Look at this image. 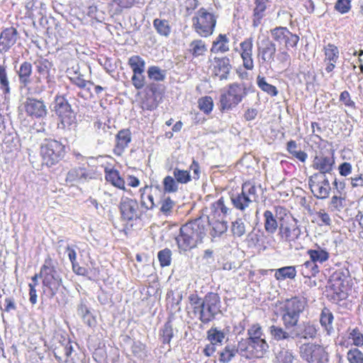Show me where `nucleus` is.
<instances>
[{"mask_svg": "<svg viewBox=\"0 0 363 363\" xmlns=\"http://www.w3.org/2000/svg\"><path fill=\"white\" fill-rule=\"evenodd\" d=\"M204 221L196 219L190 221L180 228V233L176 237V241L180 251H188L196 247L206 235Z\"/></svg>", "mask_w": 363, "mask_h": 363, "instance_id": "nucleus-1", "label": "nucleus"}, {"mask_svg": "<svg viewBox=\"0 0 363 363\" xmlns=\"http://www.w3.org/2000/svg\"><path fill=\"white\" fill-rule=\"evenodd\" d=\"M57 263L51 257L45 259L41 267L40 277L43 279V291L50 298H53L62 285V279L60 272L57 269Z\"/></svg>", "mask_w": 363, "mask_h": 363, "instance_id": "nucleus-2", "label": "nucleus"}, {"mask_svg": "<svg viewBox=\"0 0 363 363\" xmlns=\"http://www.w3.org/2000/svg\"><path fill=\"white\" fill-rule=\"evenodd\" d=\"M306 306L305 298L297 296L288 298L282 303L281 315L286 329H291L297 325L300 315L303 312Z\"/></svg>", "mask_w": 363, "mask_h": 363, "instance_id": "nucleus-3", "label": "nucleus"}, {"mask_svg": "<svg viewBox=\"0 0 363 363\" xmlns=\"http://www.w3.org/2000/svg\"><path fill=\"white\" fill-rule=\"evenodd\" d=\"M247 348L255 357H263L268 352L269 346L261 325L258 323L252 324L247 330Z\"/></svg>", "mask_w": 363, "mask_h": 363, "instance_id": "nucleus-4", "label": "nucleus"}, {"mask_svg": "<svg viewBox=\"0 0 363 363\" xmlns=\"http://www.w3.org/2000/svg\"><path fill=\"white\" fill-rule=\"evenodd\" d=\"M199 319L201 323L206 324L213 320L216 315L221 312L220 298L218 294L213 292L208 293L199 307Z\"/></svg>", "mask_w": 363, "mask_h": 363, "instance_id": "nucleus-5", "label": "nucleus"}, {"mask_svg": "<svg viewBox=\"0 0 363 363\" xmlns=\"http://www.w3.org/2000/svg\"><path fill=\"white\" fill-rule=\"evenodd\" d=\"M193 27L195 31L201 37L210 36L214 30L216 18L204 9H199L192 18Z\"/></svg>", "mask_w": 363, "mask_h": 363, "instance_id": "nucleus-6", "label": "nucleus"}, {"mask_svg": "<svg viewBox=\"0 0 363 363\" xmlns=\"http://www.w3.org/2000/svg\"><path fill=\"white\" fill-rule=\"evenodd\" d=\"M43 162L48 167L57 163L65 154V146L55 140H45L40 147Z\"/></svg>", "mask_w": 363, "mask_h": 363, "instance_id": "nucleus-7", "label": "nucleus"}, {"mask_svg": "<svg viewBox=\"0 0 363 363\" xmlns=\"http://www.w3.org/2000/svg\"><path fill=\"white\" fill-rule=\"evenodd\" d=\"M278 235L280 240L288 244L291 248L298 249V241L301 235V230L296 220L281 222Z\"/></svg>", "mask_w": 363, "mask_h": 363, "instance_id": "nucleus-8", "label": "nucleus"}, {"mask_svg": "<svg viewBox=\"0 0 363 363\" xmlns=\"http://www.w3.org/2000/svg\"><path fill=\"white\" fill-rule=\"evenodd\" d=\"M300 357L308 363H327L328 352L325 349L318 344L304 343L299 347Z\"/></svg>", "mask_w": 363, "mask_h": 363, "instance_id": "nucleus-9", "label": "nucleus"}, {"mask_svg": "<svg viewBox=\"0 0 363 363\" xmlns=\"http://www.w3.org/2000/svg\"><path fill=\"white\" fill-rule=\"evenodd\" d=\"M247 92L245 87L237 83L229 86L227 92L223 93L220 97V109L229 110L242 101Z\"/></svg>", "mask_w": 363, "mask_h": 363, "instance_id": "nucleus-10", "label": "nucleus"}, {"mask_svg": "<svg viewBox=\"0 0 363 363\" xmlns=\"http://www.w3.org/2000/svg\"><path fill=\"white\" fill-rule=\"evenodd\" d=\"M308 185L314 196L317 199H325L329 196L331 188L326 175L313 174L309 177Z\"/></svg>", "mask_w": 363, "mask_h": 363, "instance_id": "nucleus-11", "label": "nucleus"}, {"mask_svg": "<svg viewBox=\"0 0 363 363\" xmlns=\"http://www.w3.org/2000/svg\"><path fill=\"white\" fill-rule=\"evenodd\" d=\"M55 111L61 118V123L64 127L69 126L74 123L75 115L70 104L63 96H56Z\"/></svg>", "mask_w": 363, "mask_h": 363, "instance_id": "nucleus-12", "label": "nucleus"}, {"mask_svg": "<svg viewBox=\"0 0 363 363\" xmlns=\"http://www.w3.org/2000/svg\"><path fill=\"white\" fill-rule=\"evenodd\" d=\"M257 57L260 64L271 65L274 61L277 52L275 43L269 38L257 43Z\"/></svg>", "mask_w": 363, "mask_h": 363, "instance_id": "nucleus-13", "label": "nucleus"}, {"mask_svg": "<svg viewBox=\"0 0 363 363\" xmlns=\"http://www.w3.org/2000/svg\"><path fill=\"white\" fill-rule=\"evenodd\" d=\"M312 167L318 171L316 174H331L335 167V158L332 153L328 155L320 154L316 155L313 160Z\"/></svg>", "mask_w": 363, "mask_h": 363, "instance_id": "nucleus-14", "label": "nucleus"}, {"mask_svg": "<svg viewBox=\"0 0 363 363\" xmlns=\"http://www.w3.org/2000/svg\"><path fill=\"white\" fill-rule=\"evenodd\" d=\"M26 113L33 118H43L47 116L48 110L43 101L28 98L24 103Z\"/></svg>", "mask_w": 363, "mask_h": 363, "instance_id": "nucleus-15", "label": "nucleus"}, {"mask_svg": "<svg viewBox=\"0 0 363 363\" xmlns=\"http://www.w3.org/2000/svg\"><path fill=\"white\" fill-rule=\"evenodd\" d=\"M138 203L135 200L125 198L120 203L122 218L126 220H133L140 218Z\"/></svg>", "mask_w": 363, "mask_h": 363, "instance_id": "nucleus-16", "label": "nucleus"}, {"mask_svg": "<svg viewBox=\"0 0 363 363\" xmlns=\"http://www.w3.org/2000/svg\"><path fill=\"white\" fill-rule=\"evenodd\" d=\"M18 31L13 27L4 29L0 33V53L8 52L13 47L18 39Z\"/></svg>", "mask_w": 363, "mask_h": 363, "instance_id": "nucleus-17", "label": "nucleus"}, {"mask_svg": "<svg viewBox=\"0 0 363 363\" xmlns=\"http://www.w3.org/2000/svg\"><path fill=\"white\" fill-rule=\"evenodd\" d=\"M213 74L220 80L226 79L232 69L230 59L227 57H215L213 60Z\"/></svg>", "mask_w": 363, "mask_h": 363, "instance_id": "nucleus-18", "label": "nucleus"}, {"mask_svg": "<svg viewBox=\"0 0 363 363\" xmlns=\"http://www.w3.org/2000/svg\"><path fill=\"white\" fill-rule=\"evenodd\" d=\"M240 56L242 60L243 67L248 70L254 68V61L252 58V39L247 38L240 44Z\"/></svg>", "mask_w": 363, "mask_h": 363, "instance_id": "nucleus-19", "label": "nucleus"}, {"mask_svg": "<svg viewBox=\"0 0 363 363\" xmlns=\"http://www.w3.org/2000/svg\"><path fill=\"white\" fill-rule=\"evenodd\" d=\"M116 144L113 152L116 155H121L125 149L131 141V133L128 129H123L118 131L116 137Z\"/></svg>", "mask_w": 363, "mask_h": 363, "instance_id": "nucleus-20", "label": "nucleus"}, {"mask_svg": "<svg viewBox=\"0 0 363 363\" xmlns=\"http://www.w3.org/2000/svg\"><path fill=\"white\" fill-rule=\"evenodd\" d=\"M92 178V174L84 168L78 167L70 169L66 177L67 182H84Z\"/></svg>", "mask_w": 363, "mask_h": 363, "instance_id": "nucleus-21", "label": "nucleus"}, {"mask_svg": "<svg viewBox=\"0 0 363 363\" xmlns=\"http://www.w3.org/2000/svg\"><path fill=\"white\" fill-rule=\"evenodd\" d=\"M228 329L220 330L216 327H211L207 331V339L215 345H222L228 339Z\"/></svg>", "mask_w": 363, "mask_h": 363, "instance_id": "nucleus-22", "label": "nucleus"}, {"mask_svg": "<svg viewBox=\"0 0 363 363\" xmlns=\"http://www.w3.org/2000/svg\"><path fill=\"white\" fill-rule=\"evenodd\" d=\"M269 332L273 338L277 341L289 340L290 338L294 340L299 336V334L296 330L289 333L284 328L276 325H272L269 328Z\"/></svg>", "mask_w": 363, "mask_h": 363, "instance_id": "nucleus-23", "label": "nucleus"}, {"mask_svg": "<svg viewBox=\"0 0 363 363\" xmlns=\"http://www.w3.org/2000/svg\"><path fill=\"white\" fill-rule=\"evenodd\" d=\"M263 218L264 230L268 234L274 235L278 229L279 230V224L276 219V216L271 211H265Z\"/></svg>", "mask_w": 363, "mask_h": 363, "instance_id": "nucleus-24", "label": "nucleus"}, {"mask_svg": "<svg viewBox=\"0 0 363 363\" xmlns=\"http://www.w3.org/2000/svg\"><path fill=\"white\" fill-rule=\"evenodd\" d=\"M32 71V65L28 62H23L17 71L20 84L24 87L27 86L30 83Z\"/></svg>", "mask_w": 363, "mask_h": 363, "instance_id": "nucleus-25", "label": "nucleus"}, {"mask_svg": "<svg viewBox=\"0 0 363 363\" xmlns=\"http://www.w3.org/2000/svg\"><path fill=\"white\" fill-rule=\"evenodd\" d=\"M130 351L134 358L140 362L144 361L148 356V350L145 344L140 340L133 341Z\"/></svg>", "mask_w": 363, "mask_h": 363, "instance_id": "nucleus-26", "label": "nucleus"}, {"mask_svg": "<svg viewBox=\"0 0 363 363\" xmlns=\"http://www.w3.org/2000/svg\"><path fill=\"white\" fill-rule=\"evenodd\" d=\"M188 51L194 58L203 56L207 52V45L201 39L194 40L189 45Z\"/></svg>", "mask_w": 363, "mask_h": 363, "instance_id": "nucleus-27", "label": "nucleus"}, {"mask_svg": "<svg viewBox=\"0 0 363 363\" xmlns=\"http://www.w3.org/2000/svg\"><path fill=\"white\" fill-rule=\"evenodd\" d=\"M230 200L235 208L240 211L245 210L252 203L250 199L245 196L242 191L240 193L233 194L230 196Z\"/></svg>", "mask_w": 363, "mask_h": 363, "instance_id": "nucleus-28", "label": "nucleus"}, {"mask_svg": "<svg viewBox=\"0 0 363 363\" xmlns=\"http://www.w3.org/2000/svg\"><path fill=\"white\" fill-rule=\"evenodd\" d=\"M229 40L225 34H220L213 42L211 51L213 53H224L229 50Z\"/></svg>", "mask_w": 363, "mask_h": 363, "instance_id": "nucleus-29", "label": "nucleus"}, {"mask_svg": "<svg viewBox=\"0 0 363 363\" xmlns=\"http://www.w3.org/2000/svg\"><path fill=\"white\" fill-rule=\"evenodd\" d=\"M268 0H255V8L254 9V18H253V26L257 27L260 23L262 18L264 16V11L267 8V3Z\"/></svg>", "mask_w": 363, "mask_h": 363, "instance_id": "nucleus-30", "label": "nucleus"}, {"mask_svg": "<svg viewBox=\"0 0 363 363\" xmlns=\"http://www.w3.org/2000/svg\"><path fill=\"white\" fill-rule=\"evenodd\" d=\"M274 277L278 281H284L286 279H294L296 276V267L288 266L275 269Z\"/></svg>", "mask_w": 363, "mask_h": 363, "instance_id": "nucleus-31", "label": "nucleus"}, {"mask_svg": "<svg viewBox=\"0 0 363 363\" xmlns=\"http://www.w3.org/2000/svg\"><path fill=\"white\" fill-rule=\"evenodd\" d=\"M310 259L315 262L316 264L323 263L327 261L330 256L328 252L325 250L322 249L320 246H317L315 249H311L307 251Z\"/></svg>", "mask_w": 363, "mask_h": 363, "instance_id": "nucleus-32", "label": "nucleus"}, {"mask_svg": "<svg viewBox=\"0 0 363 363\" xmlns=\"http://www.w3.org/2000/svg\"><path fill=\"white\" fill-rule=\"evenodd\" d=\"M106 179L113 186L120 189H125V181L120 177L119 172L115 169H106Z\"/></svg>", "mask_w": 363, "mask_h": 363, "instance_id": "nucleus-33", "label": "nucleus"}, {"mask_svg": "<svg viewBox=\"0 0 363 363\" xmlns=\"http://www.w3.org/2000/svg\"><path fill=\"white\" fill-rule=\"evenodd\" d=\"M36 71L38 73L48 79V82L51 81L50 79V69L52 67V63L47 59H40L35 62Z\"/></svg>", "mask_w": 363, "mask_h": 363, "instance_id": "nucleus-34", "label": "nucleus"}, {"mask_svg": "<svg viewBox=\"0 0 363 363\" xmlns=\"http://www.w3.org/2000/svg\"><path fill=\"white\" fill-rule=\"evenodd\" d=\"M70 76L69 77V79L72 82V84L77 86L79 88L81 89H86L89 94L91 96V93L90 91V87L87 86V85L94 86V83L90 81L85 80L82 77V74L78 73L77 71H74L73 74H72L71 72H68Z\"/></svg>", "mask_w": 363, "mask_h": 363, "instance_id": "nucleus-35", "label": "nucleus"}, {"mask_svg": "<svg viewBox=\"0 0 363 363\" xmlns=\"http://www.w3.org/2000/svg\"><path fill=\"white\" fill-rule=\"evenodd\" d=\"M333 315L332 312L327 308H324L320 313V323L321 325L330 334L333 330Z\"/></svg>", "mask_w": 363, "mask_h": 363, "instance_id": "nucleus-36", "label": "nucleus"}, {"mask_svg": "<svg viewBox=\"0 0 363 363\" xmlns=\"http://www.w3.org/2000/svg\"><path fill=\"white\" fill-rule=\"evenodd\" d=\"M128 65L131 68L133 74L145 72V62L139 55L131 56L128 61Z\"/></svg>", "mask_w": 363, "mask_h": 363, "instance_id": "nucleus-37", "label": "nucleus"}, {"mask_svg": "<svg viewBox=\"0 0 363 363\" xmlns=\"http://www.w3.org/2000/svg\"><path fill=\"white\" fill-rule=\"evenodd\" d=\"M257 84L262 91L270 95L271 96H276L278 94V90L277 87L267 83L265 77L259 74L257 76Z\"/></svg>", "mask_w": 363, "mask_h": 363, "instance_id": "nucleus-38", "label": "nucleus"}, {"mask_svg": "<svg viewBox=\"0 0 363 363\" xmlns=\"http://www.w3.org/2000/svg\"><path fill=\"white\" fill-rule=\"evenodd\" d=\"M153 26L162 36L168 37L171 33V27L167 20L155 18L153 21Z\"/></svg>", "mask_w": 363, "mask_h": 363, "instance_id": "nucleus-39", "label": "nucleus"}, {"mask_svg": "<svg viewBox=\"0 0 363 363\" xmlns=\"http://www.w3.org/2000/svg\"><path fill=\"white\" fill-rule=\"evenodd\" d=\"M270 33L274 40L281 44L286 41L291 31L286 27L279 26L272 29Z\"/></svg>", "mask_w": 363, "mask_h": 363, "instance_id": "nucleus-40", "label": "nucleus"}, {"mask_svg": "<svg viewBox=\"0 0 363 363\" xmlns=\"http://www.w3.org/2000/svg\"><path fill=\"white\" fill-rule=\"evenodd\" d=\"M174 336V330L170 321H167L160 330V338L163 344H169Z\"/></svg>", "mask_w": 363, "mask_h": 363, "instance_id": "nucleus-41", "label": "nucleus"}, {"mask_svg": "<svg viewBox=\"0 0 363 363\" xmlns=\"http://www.w3.org/2000/svg\"><path fill=\"white\" fill-rule=\"evenodd\" d=\"M325 62H337L339 58V50L337 47L333 44H328L324 47Z\"/></svg>", "mask_w": 363, "mask_h": 363, "instance_id": "nucleus-42", "label": "nucleus"}, {"mask_svg": "<svg viewBox=\"0 0 363 363\" xmlns=\"http://www.w3.org/2000/svg\"><path fill=\"white\" fill-rule=\"evenodd\" d=\"M299 336L298 337H301L303 339H309L314 338L317 334V329L313 324H311L309 322L303 323V328L301 332H298Z\"/></svg>", "mask_w": 363, "mask_h": 363, "instance_id": "nucleus-43", "label": "nucleus"}, {"mask_svg": "<svg viewBox=\"0 0 363 363\" xmlns=\"http://www.w3.org/2000/svg\"><path fill=\"white\" fill-rule=\"evenodd\" d=\"M242 191L250 199V202L257 201V189L255 184L250 182H245L242 186Z\"/></svg>", "mask_w": 363, "mask_h": 363, "instance_id": "nucleus-44", "label": "nucleus"}, {"mask_svg": "<svg viewBox=\"0 0 363 363\" xmlns=\"http://www.w3.org/2000/svg\"><path fill=\"white\" fill-rule=\"evenodd\" d=\"M0 89L5 94H10L9 81L6 72V67L0 64Z\"/></svg>", "mask_w": 363, "mask_h": 363, "instance_id": "nucleus-45", "label": "nucleus"}, {"mask_svg": "<svg viewBox=\"0 0 363 363\" xmlns=\"http://www.w3.org/2000/svg\"><path fill=\"white\" fill-rule=\"evenodd\" d=\"M302 274L307 277L315 276L319 272L318 266L312 259L305 262L301 266Z\"/></svg>", "mask_w": 363, "mask_h": 363, "instance_id": "nucleus-46", "label": "nucleus"}, {"mask_svg": "<svg viewBox=\"0 0 363 363\" xmlns=\"http://www.w3.org/2000/svg\"><path fill=\"white\" fill-rule=\"evenodd\" d=\"M231 232L235 237L240 238L245 234V224L242 218H237L232 223Z\"/></svg>", "mask_w": 363, "mask_h": 363, "instance_id": "nucleus-47", "label": "nucleus"}, {"mask_svg": "<svg viewBox=\"0 0 363 363\" xmlns=\"http://www.w3.org/2000/svg\"><path fill=\"white\" fill-rule=\"evenodd\" d=\"M172 174L177 183L186 184L191 181V175L188 170H183L176 167L173 169Z\"/></svg>", "mask_w": 363, "mask_h": 363, "instance_id": "nucleus-48", "label": "nucleus"}, {"mask_svg": "<svg viewBox=\"0 0 363 363\" xmlns=\"http://www.w3.org/2000/svg\"><path fill=\"white\" fill-rule=\"evenodd\" d=\"M147 75L150 79L163 81L165 79V71L157 66H151L148 68Z\"/></svg>", "mask_w": 363, "mask_h": 363, "instance_id": "nucleus-49", "label": "nucleus"}, {"mask_svg": "<svg viewBox=\"0 0 363 363\" xmlns=\"http://www.w3.org/2000/svg\"><path fill=\"white\" fill-rule=\"evenodd\" d=\"M162 184L164 192L174 193L179 189L177 182L171 176L165 177L163 179Z\"/></svg>", "mask_w": 363, "mask_h": 363, "instance_id": "nucleus-50", "label": "nucleus"}, {"mask_svg": "<svg viewBox=\"0 0 363 363\" xmlns=\"http://www.w3.org/2000/svg\"><path fill=\"white\" fill-rule=\"evenodd\" d=\"M228 229L227 222L224 220H216L212 223V230L211 235L213 237L220 236L226 232Z\"/></svg>", "mask_w": 363, "mask_h": 363, "instance_id": "nucleus-51", "label": "nucleus"}, {"mask_svg": "<svg viewBox=\"0 0 363 363\" xmlns=\"http://www.w3.org/2000/svg\"><path fill=\"white\" fill-rule=\"evenodd\" d=\"M277 359L279 363H293L294 355L291 350L282 349L277 354Z\"/></svg>", "mask_w": 363, "mask_h": 363, "instance_id": "nucleus-52", "label": "nucleus"}, {"mask_svg": "<svg viewBox=\"0 0 363 363\" xmlns=\"http://www.w3.org/2000/svg\"><path fill=\"white\" fill-rule=\"evenodd\" d=\"M157 257L162 267L169 266L171 264L172 252L169 249L165 248L158 252Z\"/></svg>", "mask_w": 363, "mask_h": 363, "instance_id": "nucleus-53", "label": "nucleus"}, {"mask_svg": "<svg viewBox=\"0 0 363 363\" xmlns=\"http://www.w3.org/2000/svg\"><path fill=\"white\" fill-rule=\"evenodd\" d=\"M199 107L205 113L211 112L213 107V99L211 96H205L199 100Z\"/></svg>", "mask_w": 363, "mask_h": 363, "instance_id": "nucleus-54", "label": "nucleus"}, {"mask_svg": "<svg viewBox=\"0 0 363 363\" xmlns=\"http://www.w3.org/2000/svg\"><path fill=\"white\" fill-rule=\"evenodd\" d=\"M347 357L350 363H363V353L358 349L349 350Z\"/></svg>", "mask_w": 363, "mask_h": 363, "instance_id": "nucleus-55", "label": "nucleus"}, {"mask_svg": "<svg viewBox=\"0 0 363 363\" xmlns=\"http://www.w3.org/2000/svg\"><path fill=\"white\" fill-rule=\"evenodd\" d=\"M237 350L230 346H226L220 354V361L223 363L229 362L235 355Z\"/></svg>", "mask_w": 363, "mask_h": 363, "instance_id": "nucleus-56", "label": "nucleus"}, {"mask_svg": "<svg viewBox=\"0 0 363 363\" xmlns=\"http://www.w3.org/2000/svg\"><path fill=\"white\" fill-rule=\"evenodd\" d=\"M330 288L334 291L335 294L337 295V296L342 299L345 297V293L344 290L345 289V281H330Z\"/></svg>", "mask_w": 363, "mask_h": 363, "instance_id": "nucleus-57", "label": "nucleus"}, {"mask_svg": "<svg viewBox=\"0 0 363 363\" xmlns=\"http://www.w3.org/2000/svg\"><path fill=\"white\" fill-rule=\"evenodd\" d=\"M131 82L136 89H142L145 84V77L144 75V73L133 74L131 78Z\"/></svg>", "mask_w": 363, "mask_h": 363, "instance_id": "nucleus-58", "label": "nucleus"}, {"mask_svg": "<svg viewBox=\"0 0 363 363\" xmlns=\"http://www.w3.org/2000/svg\"><path fill=\"white\" fill-rule=\"evenodd\" d=\"M140 202L141 206L147 210L152 209L155 206L153 196L150 194L145 195V193L141 194Z\"/></svg>", "mask_w": 363, "mask_h": 363, "instance_id": "nucleus-59", "label": "nucleus"}, {"mask_svg": "<svg viewBox=\"0 0 363 363\" xmlns=\"http://www.w3.org/2000/svg\"><path fill=\"white\" fill-rule=\"evenodd\" d=\"M174 206V203L169 197L164 198L161 201L160 211L164 214L167 215L172 211Z\"/></svg>", "mask_w": 363, "mask_h": 363, "instance_id": "nucleus-60", "label": "nucleus"}, {"mask_svg": "<svg viewBox=\"0 0 363 363\" xmlns=\"http://www.w3.org/2000/svg\"><path fill=\"white\" fill-rule=\"evenodd\" d=\"M350 337L352 339L353 344L354 345H363V334L359 330V329L355 328L352 330L350 333Z\"/></svg>", "mask_w": 363, "mask_h": 363, "instance_id": "nucleus-61", "label": "nucleus"}, {"mask_svg": "<svg viewBox=\"0 0 363 363\" xmlns=\"http://www.w3.org/2000/svg\"><path fill=\"white\" fill-rule=\"evenodd\" d=\"M335 8L341 13H345L350 9V0H338L335 4Z\"/></svg>", "mask_w": 363, "mask_h": 363, "instance_id": "nucleus-62", "label": "nucleus"}, {"mask_svg": "<svg viewBox=\"0 0 363 363\" xmlns=\"http://www.w3.org/2000/svg\"><path fill=\"white\" fill-rule=\"evenodd\" d=\"M340 101L347 107L354 108L355 104L351 99L350 95L347 91H342L340 95Z\"/></svg>", "mask_w": 363, "mask_h": 363, "instance_id": "nucleus-63", "label": "nucleus"}, {"mask_svg": "<svg viewBox=\"0 0 363 363\" xmlns=\"http://www.w3.org/2000/svg\"><path fill=\"white\" fill-rule=\"evenodd\" d=\"M344 199L340 196L335 195L331 198L330 206L335 211H340L343 208Z\"/></svg>", "mask_w": 363, "mask_h": 363, "instance_id": "nucleus-64", "label": "nucleus"}]
</instances>
